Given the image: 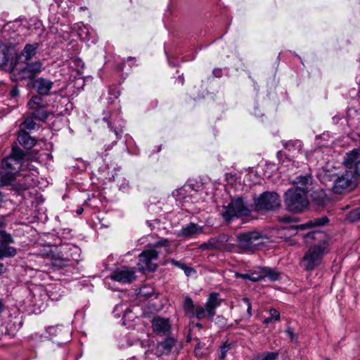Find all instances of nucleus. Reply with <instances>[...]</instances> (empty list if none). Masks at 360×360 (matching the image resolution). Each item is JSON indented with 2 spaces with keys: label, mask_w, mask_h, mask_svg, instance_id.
Returning a JSON list of instances; mask_svg holds the SVG:
<instances>
[{
  "label": "nucleus",
  "mask_w": 360,
  "mask_h": 360,
  "mask_svg": "<svg viewBox=\"0 0 360 360\" xmlns=\"http://www.w3.org/2000/svg\"><path fill=\"white\" fill-rule=\"evenodd\" d=\"M280 205V198L276 192L266 191L255 198V206L257 211L274 210Z\"/></svg>",
  "instance_id": "9d476101"
},
{
  "label": "nucleus",
  "mask_w": 360,
  "mask_h": 360,
  "mask_svg": "<svg viewBox=\"0 0 360 360\" xmlns=\"http://www.w3.org/2000/svg\"><path fill=\"white\" fill-rule=\"evenodd\" d=\"M23 153L20 150H13L12 154L4 159L0 166V187L11 184L14 179L19 181V188L25 190L34 186L35 174L25 170L22 160Z\"/></svg>",
  "instance_id": "f257e3e1"
},
{
  "label": "nucleus",
  "mask_w": 360,
  "mask_h": 360,
  "mask_svg": "<svg viewBox=\"0 0 360 360\" xmlns=\"http://www.w3.org/2000/svg\"><path fill=\"white\" fill-rule=\"evenodd\" d=\"M285 333L288 338L293 342H297L298 340L297 335L294 332L293 329L290 327H288L285 330Z\"/></svg>",
  "instance_id": "ea45409f"
},
{
  "label": "nucleus",
  "mask_w": 360,
  "mask_h": 360,
  "mask_svg": "<svg viewBox=\"0 0 360 360\" xmlns=\"http://www.w3.org/2000/svg\"><path fill=\"white\" fill-rule=\"evenodd\" d=\"M340 174L337 172V169L335 167L328 169H324L323 174V180L326 181H333L335 184V179L338 177Z\"/></svg>",
  "instance_id": "7c9ffc66"
},
{
  "label": "nucleus",
  "mask_w": 360,
  "mask_h": 360,
  "mask_svg": "<svg viewBox=\"0 0 360 360\" xmlns=\"http://www.w3.org/2000/svg\"><path fill=\"white\" fill-rule=\"evenodd\" d=\"M268 239L266 235L258 231H248L237 236L238 246L241 250L253 252L264 243Z\"/></svg>",
  "instance_id": "6e6552de"
},
{
  "label": "nucleus",
  "mask_w": 360,
  "mask_h": 360,
  "mask_svg": "<svg viewBox=\"0 0 360 360\" xmlns=\"http://www.w3.org/2000/svg\"><path fill=\"white\" fill-rule=\"evenodd\" d=\"M128 311H129V310L126 304H119L115 305L113 314L115 317H120L121 315L126 316Z\"/></svg>",
  "instance_id": "c9c22d12"
},
{
  "label": "nucleus",
  "mask_w": 360,
  "mask_h": 360,
  "mask_svg": "<svg viewBox=\"0 0 360 360\" xmlns=\"http://www.w3.org/2000/svg\"><path fill=\"white\" fill-rule=\"evenodd\" d=\"M283 145L285 149L293 155L301 153L302 150V143L299 140L283 141Z\"/></svg>",
  "instance_id": "b1692460"
},
{
  "label": "nucleus",
  "mask_w": 360,
  "mask_h": 360,
  "mask_svg": "<svg viewBox=\"0 0 360 360\" xmlns=\"http://www.w3.org/2000/svg\"><path fill=\"white\" fill-rule=\"evenodd\" d=\"M5 268L3 264L0 263V275L4 272Z\"/></svg>",
  "instance_id": "052dcab7"
},
{
  "label": "nucleus",
  "mask_w": 360,
  "mask_h": 360,
  "mask_svg": "<svg viewBox=\"0 0 360 360\" xmlns=\"http://www.w3.org/2000/svg\"><path fill=\"white\" fill-rule=\"evenodd\" d=\"M212 73L217 77H220L222 75L221 70L219 68L214 69Z\"/></svg>",
  "instance_id": "603ef678"
},
{
  "label": "nucleus",
  "mask_w": 360,
  "mask_h": 360,
  "mask_svg": "<svg viewBox=\"0 0 360 360\" xmlns=\"http://www.w3.org/2000/svg\"><path fill=\"white\" fill-rule=\"evenodd\" d=\"M129 360H136V359L135 357H132V358L129 359Z\"/></svg>",
  "instance_id": "774afa93"
},
{
  "label": "nucleus",
  "mask_w": 360,
  "mask_h": 360,
  "mask_svg": "<svg viewBox=\"0 0 360 360\" xmlns=\"http://www.w3.org/2000/svg\"><path fill=\"white\" fill-rule=\"evenodd\" d=\"M4 305L2 300L0 298V314L4 311Z\"/></svg>",
  "instance_id": "13d9d810"
},
{
  "label": "nucleus",
  "mask_w": 360,
  "mask_h": 360,
  "mask_svg": "<svg viewBox=\"0 0 360 360\" xmlns=\"http://www.w3.org/2000/svg\"><path fill=\"white\" fill-rule=\"evenodd\" d=\"M178 80L181 84H184V78L183 77L179 78Z\"/></svg>",
  "instance_id": "0e129e2a"
},
{
  "label": "nucleus",
  "mask_w": 360,
  "mask_h": 360,
  "mask_svg": "<svg viewBox=\"0 0 360 360\" xmlns=\"http://www.w3.org/2000/svg\"><path fill=\"white\" fill-rule=\"evenodd\" d=\"M83 211H84L83 208L80 207V208H79V209H77V210H76V213H77L78 215H79V214H82Z\"/></svg>",
  "instance_id": "680f3d73"
},
{
  "label": "nucleus",
  "mask_w": 360,
  "mask_h": 360,
  "mask_svg": "<svg viewBox=\"0 0 360 360\" xmlns=\"http://www.w3.org/2000/svg\"><path fill=\"white\" fill-rule=\"evenodd\" d=\"M111 280L122 283H129L135 280V271L134 268L122 266L115 270L110 275Z\"/></svg>",
  "instance_id": "4468645a"
},
{
  "label": "nucleus",
  "mask_w": 360,
  "mask_h": 360,
  "mask_svg": "<svg viewBox=\"0 0 360 360\" xmlns=\"http://www.w3.org/2000/svg\"><path fill=\"white\" fill-rule=\"evenodd\" d=\"M237 276L256 282L264 279L263 267H258L255 271L247 274H237Z\"/></svg>",
  "instance_id": "5701e85b"
},
{
  "label": "nucleus",
  "mask_w": 360,
  "mask_h": 360,
  "mask_svg": "<svg viewBox=\"0 0 360 360\" xmlns=\"http://www.w3.org/2000/svg\"><path fill=\"white\" fill-rule=\"evenodd\" d=\"M169 246V240L168 239H160L153 245L154 248L164 247L167 248Z\"/></svg>",
  "instance_id": "37998d69"
},
{
  "label": "nucleus",
  "mask_w": 360,
  "mask_h": 360,
  "mask_svg": "<svg viewBox=\"0 0 360 360\" xmlns=\"http://www.w3.org/2000/svg\"><path fill=\"white\" fill-rule=\"evenodd\" d=\"M274 321V320H273V319L270 316V317L266 318V319L264 320L263 323H264V324H269V323H271V321Z\"/></svg>",
  "instance_id": "4d7b16f0"
},
{
  "label": "nucleus",
  "mask_w": 360,
  "mask_h": 360,
  "mask_svg": "<svg viewBox=\"0 0 360 360\" xmlns=\"http://www.w3.org/2000/svg\"><path fill=\"white\" fill-rule=\"evenodd\" d=\"M152 327L154 333L158 335H168L171 332V323L167 318L154 317L152 320Z\"/></svg>",
  "instance_id": "dca6fc26"
},
{
  "label": "nucleus",
  "mask_w": 360,
  "mask_h": 360,
  "mask_svg": "<svg viewBox=\"0 0 360 360\" xmlns=\"http://www.w3.org/2000/svg\"><path fill=\"white\" fill-rule=\"evenodd\" d=\"M39 44L37 42L27 44L21 51L20 56L24 58L25 62H27L36 56Z\"/></svg>",
  "instance_id": "412c9836"
},
{
  "label": "nucleus",
  "mask_w": 360,
  "mask_h": 360,
  "mask_svg": "<svg viewBox=\"0 0 360 360\" xmlns=\"http://www.w3.org/2000/svg\"><path fill=\"white\" fill-rule=\"evenodd\" d=\"M93 32L90 30V29L84 25H82L79 27L78 30V36L82 41H89L92 37Z\"/></svg>",
  "instance_id": "c85d7f7f"
},
{
  "label": "nucleus",
  "mask_w": 360,
  "mask_h": 360,
  "mask_svg": "<svg viewBox=\"0 0 360 360\" xmlns=\"http://www.w3.org/2000/svg\"><path fill=\"white\" fill-rule=\"evenodd\" d=\"M174 344L175 340L172 338H168L159 344L158 348L162 354H167L172 351Z\"/></svg>",
  "instance_id": "cd10ccee"
},
{
  "label": "nucleus",
  "mask_w": 360,
  "mask_h": 360,
  "mask_svg": "<svg viewBox=\"0 0 360 360\" xmlns=\"http://www.w3.org/2000/svg\"><path fill=\"white\" fill-rule=\"evenodd\" d=\"M4 224L3 220L0 219V227L2 226Z\"/></svg>",
  "instance_id": "69168bd1"
},
{
  "label": "nucleus",
  "mask_w": 360,
  "mask_h": 360,
  "mask_svg": "<svg viewBox=\"0 0 360 360\" xmlns=\"http://www.w3.org/2000/svg\"><path fill=\"white\" fill-rule=\"evenodd\" d=\"M202 189V184L200 182L188 183L173 191L172 195L179 205L186 207L188 204L198 201Z\"/></svg>",
  "instance_id": "0eeeda50"
},
{
  "label": "nucleus",
  "mask_w": 360,
  "mask_h": 360,
  "mask_svg": "<svg viewBox=\"0 0 360 360\" xmlns=\"http://www.w3.org/2000/svg\"><path fill=\"white\" fill-rule=\"evenodd\" d=\"M203 233V227L195 223H189L184 226L178 232L177 236L184 238H191Z\"/></svg>",
  "instance_id": "a211bd4d"
},
{
  "label": "nucleus",
  "mask_w": 360,
  "mask_h": 360,
  "mask_svg": "<svg viewBox=\"0 0 360 360\" xmlns=\"http://www.w3.org/2000/svg\"><path fill=\"white\" fill-rule=\"evenodd\" d=\"M199 248L203 251L214 250L212 240L210 238L207 242L200 244Z\"/></svg>",
  "instance_id": "79ce46f5"
},
{
  "label": "nucleus",
  "mask_w": 360,
  "mask_h": 360,
  "mask_svg": "<svg viewBox=\"0 0 360 360\" xmlns=\"http://www.w3.org/2000/svg\"><path fill=\"white\" fill-rule=\"evenodd\" d=\"M68 65L70 68L74 70L77 75H80L84 69V64L79 58H72L69 60Z\"/></svg>",
  "instance_id": "c756f323"
},
{
  "label": "nucleus",
  "mask_w": 360,
  "mask_h": 360,
  "mask_svg": "<svg viewBox=\"0 0 360 360\" xmlns=\"http://www.w3.org/2000/svg\"><path fill=\"white\" fill-rule=\"evenodd\" d=\"M212 240L214 250H224L226 248V243L229 240V236L226 234H221L216 237L210 238Z\"/></svg>",
  "instance_id": "bb28decb"
},
{
  "label": "nucleus",
  "mask_w": 360,
  "mask_h": 360,
  "mask_svg": "<svg viewBox=\"0 0 360 360\" xmlns=\"http://www.w3.org/2000/svg\"><path fill=\"white\" fill-rule=\"evenodd\" d=\"M169 262L172 264H173L174 266H177V267H179V268L181 269H183V268L185 267V265H186L185 264L181 263V262H179V261H176L174 259L170 260Z\"/></svg>",
  "instance_id": "09e8293b"
},
{
  "label": "nucleus",
  "mask_w": 360,
  "mask_h": 360,
  "mask_svg": "<svg viewBox=\"0 0 360 360\" xmlns=\"http://www.w3.org/2000/svg\"><path fill=\"white\" fill-rule=\"evenodd\" d=\"M112 179L113 181H117V186L120 189L124 192L127 191L129 188V183L127 179L124 177H119L117 174H112Z\"/></svg>",
  "instance_id": "72a5a7b5"
},
{
  "label": "nucleus",
  "mask_w": 360,
  "mask_h": 360,
  "mask_svg": "<svg viewBox=\"0 0 360 360\" xmlns=\"http://www.w3.org/2000/svg\"><path fill=\"white\" fill-rule=\"evenodd\" d=\"M252 205L248 204L241 196L233 198L227 205H223L221 214L226 221L246 217L250 214Z\"/></svg>",
  "instance_id": "39448f33"
},
{
  "label": "nucleus",
  "mask_w": 360,
  "mask_h": 360,
  "mask_svg": "<svg viewBox=\"0 0 360 360\" xmlns=\"http://www.w3.org/2000/svg\"><path fill=\"white\" fill-rule=\"evenodd\" d=\"M18 141L20 145L26 148H31L35 145V139L30 136V135L24 131L18 133Z\"/></svg>",
  "instance_id": "4be33fe9"
},
{
  "label": "nucleus",
  "mask_w": 360,
  "mask_h": 360,
  "mask_svg": "<svg viewBox=\"0 0 360 360\" xmlns=\"http://www.w3.org/2000/svg\"><path fill=\"white\" fill-rule=\"evenodd\" d=\"M305 243L309 246L301 262V266L307 271H311L319 266L323 257L329 252L328 236L321 231H312L304 236Z\"/></svg>",
  "instance_id": "f03ea898"
},
{
  "label": "nucleus",
  "mask_w": 360,
  "mask_h": 360,
  "mask_svg": "<svg viewBox=\"0 0 360 360\" xmlns=\"http://www.w3.org/2000/svg\"><path fill=\"white\" fill-rule=\"evenodd\" d=\"M254 115L255 117H262V115L260 110H259L257 107L255 108Z\"/></svg>",
  "instance_id": "5fc2aeb1"
},
{
  "label": "nucleus",
  "mask_w": 360,
  "mask_h": 360,
  "mask_svg": "<svg viewBox=\"0 0 360 360\" xmlns=\"http://www.w3.org/2000/svg\"><path fill=\"white\" fill-rule=\"evenodd\" d=\"M9 57L4 48L0 47V68L7 65Z\"/></svg>",
  "instance_id": "58836bf2"
},
{
  "label": "nucleus",
  "mask_w": 360,
  "mask_h": 360,
  "mask_svg": "<svg viewBox=\"0 0 360 360\" xmlns=\"http://www.w3.org/2000/svg\"><path fill=\"white\" fill-rule=\"evenodd\" d=\"M11 96L12 97H15L17 96L18 94H19V89L17 86H14L12 88V89L11 90Z\"/></svg>",
  "instance_id": "8fccbe9b"
},
{
  "label": "nucleus",
  "mask_w": 360,
  "mask_h": 360,
  "mask_svg": "<svg viewBox=\"0 0 360 360\" xmlns=\"http://www.w3.org/2000/svg\"><path fill=\"white\" fill-rule=\"evenodd\" d=\"M46 333L50 336V339L58 337V344H63L70 340V330L68 326L62 325L56 326H49L46 329Z\"/></svg>",
  "instance_id": "2eb2a0df"
},
{
  "label": "nucleus",
  "mask_w": 360,
  "mask_h": 360,
  "mask_svg": "<svg viewBox=\"0 0 360 360\" xmlns=\"http://www.w3.org/2000/svg\"><path fill=\"white\" fill-rule=\"evenodd\" d=\"M103 120L104 122L108 123V127L110 129V130H112L115 132L116 137L119 138L120 133H119L118 130H117L115 129H113L114 127L112 126V124H114L115 122V119L114 118V117L111 115L109 117H104L103 118Z\"/></svg>",
  "instance_id": "4c0bfd02"
},
{
  "label": "nucleus",
  "mask_w": 360,
  "mask_h": 360,
  "mask_svg": "<svg viewBox=\"0 0 360 360\" xmlns=\"http://www.w3.org/2000/svg\"><path fill=\"white\" fill-rule=\"evenodd\" d=\"M194 326L198 328L199 330L202 328V325L200 323H196L194 324Z\"/></svg>",
  "instance_id": "bf43d9fd"
},
{
  "label": "nucleus",
  "mask_w": 360,
  "mask_h": 360,
  "mask_svg": "<svg viewBox=\"0 0 360 360\" xmlns=\"http://www.w3.org/2000/svg\"><path fill=\"white\" fill-rule=\"evenodd\" d=\"M230 349V346L226 342L224 343L220 347V354H219V359L224 360L226 356L227 352Z\"/></svg>",
  "instance_id": "a19ab883"
},
{
  "label": "nucleus",
  "mask_w": 360,
  "mask_h": 360,
  "mask_svg": "<svg viewBox=\"0 0 360 360\" xmlns=\"http://www.w3.org/2000/svg\"><path fill=\"white\" fill-rule=\"evenodd\" d=\"M139 342V339L136 338L132 334H128L120 338L118 346L120 349H125Z\"/></svg>",
  "instance_id": "a878e982"
},
{
  "label": "nucleus",
  "mask_w": 360,
  "mask_h": 360,
  "mask_svg": "<svg viewBox=\"0 0 360 360\" xmlns=\"http://www.w3.org/2000/svg\"><path fill=\"white\" fill-rule=\"evenodd\" d=\"M53 84V83L51 80L39 77L34 82L33 86L39 94L47 96L49 94V91L52 89Z\"/></svg>",
  "instance_id": "6ab92c4d"
},
{
  "label": "nucleus",
  "mask_w": 360,
  "mask_h": 360,
  "mask_svg": "<svg viewBox=\"0 0 360 360\" xmlns=\"http://www.w3.org/2000/svg\"><path fill=\"white\" fill-rule=\"evenodd\" d=\"M14 243V239L10 233L0 229V259L13 257L17 255V249L9 245Z\"/></svg>",
  "instance_id": "f8f14e48"
},
{
  "label": "nucleus",
  "mask_w": 360,
  "mask_h": 360,
  "mask_svg": "<svg viewBox=\"0 0 360 360\" xmlns=\"http://www.w3.org/2000/svg\"><path fill=\"white\" fill-rule=\"evenodd\" d=\"M243 301L247 304V307H248L247 313H248V316H252V304H251L250 299H248V297H243Z\"/></svg>",
  "instance_id": "49530a36"
},
{
  "label": "nucleus",
  "mask_w": 360,
  "mask_h": 360,
  "mask_svg": "<svg viewBox=\"0 0 360 360\" xmlns=\"http://www.w3.org/2000/svg\"><path fill=\"white\" fill-rule=\"evenodd\" d=\"M350 218L352 220H360V207L350 213Z\"/></svg>",
  "instance_id": "a18cd8bd"
},
{
  "label": "nucleus",
  "mask_w": 360,
  "mask_h": 360,
  "mask_svg": "<svg viewBox=\"0 0 360 360\" xmlns=\"http://www.w3.org/2000/svg\"><path fill=\"white\" fill-rule=\"evenodd\" d=\"M312 181L310 174L300 175L293 181L294 188L285 193V204L292 212H301L308 207L309 200L307 193Z\"/></svg>",
  "instance_id": "7ed1b4c3"
},
{
  "label": "nucleus",
  "mask_w": 360,
  "mask_h": 360,
  "mask_svg": "<svg viewBox=\"0 0 360 360\" xmlns=\"http://www.w3.org/2000/svg\"><path fill=\"white\" fill-rule=\"evenodd\" d=\"M27 106L32 112L35 110L46 108V103L43 101L42 98L39 96H33L28 101Z\"/></svg>",
  "instance_id": "393cba45"
},
{
  "label": "nucleus",
  "mask_w": 360,
  "mask_h": 360,
  "mask_svg": "<svg viewBox=\"0 0 360 360\" xmlns=\"http://www.w3.org/2000/svg\"><path fill=\"white\" fill-rule=\"evenodd\" d=\"M182 270H184L187 276H190L193 273H195V270L193 268L188 267L186 265H185Z\"/></svg>",
  "instance_id": "de8ad7c7"
},
{
  "label": "nucleus",
  "mask_w": 360,
  "mask_h": 360,
  "mask_svg": "<svg viewBox=\"0 0 360 360\" xmlns=\"http://www.w3.org/2000/svg\"><path fill=\"white\" fill-rule=\"evenodd\" d=\"M159 252L155 249L143 250L139 255L138 269L141 272L155 271L157 269L155 261L158 257Z\"/></svg>",
  "instance_id": "9b49d317"
},
{
  "label": "nucleus",
  "mask_w": 360,
  "mask_h": 360,
  "mask_svg": "<svg viewBox=\"0 0 360 360\" xmlns=\"http://www.w3.org/2000/svg\"><path fill=\"white\" fill-rule=\"evenodd\" d=\"M270 316L274 321H278L280 319V313L276 309H271L269 311Z\"/></svg>",
  "instance_id": "c03bdc74"
},
{
  "label": "nucleus",
  "mask_w": 360,
  "mask_h": 360,
  "mask_svg": "<svg viewBox=\"0 0 360 360\" xmlns=\"http://www.w3.org/2000/svg\"><path fill=\"white\" fill-rule=\"evenodd\" d=\"M195 349H198V350H199V349H202L201 343H200V342H199V343L195 346Z\"/></svg>",
  "instance_id": "e2e57ef3"
},
{
  "label": "nucleus",
  "mask_w": 360,
  "mask_h": 360,
  "mask_svg": "<svg viewBox=\"0 0 360 360\" xmlns=\"http://www.w3.org/2000/svg\"><path fill=\"white\" fill-rule=\"evenodd\" d=\"M27 168L29 171H27V172L29 173H32V172H34V174H37V172L35 169V167L33 166V165H27Z\"/></svg>",
  "instance_id": "864d4df0"
},
{
  "label": "nucleus",
  "mask_w": 360,
  "mask_h": 360,
  "mask_svg": "<svg viewBox=\"0 0 360 360\" xmlns=\"http://www.w3.org/2000/svg\"><path fill=\"white\" fill-rule=\"evenodd\" d=\"M30 115L33 118L39 121H45L49 113L46 110V108H41L30 112Z\"/></svg>",
  "instance_id": "2f4dec72"
},
{
  "label": "nucleus",
  "mask_w": 360,
  "mask_h": 360,
  "mask_svg": "<svg viewBox=\"0 0 360 360\" xmlns=\"http://www.w3.org/2000/svg\"><path fill=\"white\" fill-rule=\"evenodd\" d=\"M352 170H348L335 179L332 190L335 193L342 194L352 191L356 186V179Z\"/></svg>",
  "instance_id": "1a4fd4ad"
},
{
  "label": "nucleus",
  "mask_w": 360,
  "mask_h": 360,
  "mask_svg": "<svg viewBox=\"0 0 360 360\" xmlns=\"http://www.w3.org/2000/svg\"><path fill=\"white\" fill-rule=\"evenodd\" d=\"M344 164L349 169H354L352 172L356 176V175L360 176V150L354 149L347 153L344 159Z\"/></svg>",
  "instance_id": "f3484780"
},
{
  "label": "nucleus",
  "mask_w": 360,
  "mask_h": 360,
  "mask_svg": "<svg viewBox=\"0 0 360 360\" xmlns=\"http://www.w3.org/2000/svg\"><path fill=\"white\" fill-rule=\"evenodd\" d=\"M3 200V196L1 195V193H0V202H1Z\"/></svg>",
  "instance_id": "338daca9"
},
{
  "label": "nucleus",
  "mask_w": 360,
  "mask_h": 360,
  "mask_svg": "<svg viewBox=\"0 0 360 360\" xmlns=\"http://www.w3.org/2000/svg\"><path fill=\"white\" fill-rule=\"evenodd\" d=\"M194 353H195V356L198 357H202L204 355L203 353L201 352V349L198 350V349H195Z\"/></svg>",
  "instance_id": "6e6d98bb"
},
{
  "label": "nucleus",
  "mask_w": 360,
  "mask_h": 360,
  "mask_svg": "<svg viewBox=\"0 0 360 360\" xmlns=\"http://www.w3.org/2000/svg\"><path fill=\"white\" fill-rule=\"evenodd\" d=\"M264 278H268L270 281H278L280 278V274L277 271L269 267H263Z\"/></svg>",
  "instance_id": "473e14b6"
},
{
  "label": "nucleus",
  "mask_w": 360,
  "mask_h": 360,
  "mask_svg": "<svg viewBox=\"0 0 360 360\" xmlns=\"http://www.w3.org/2000/svg\"><path fill=\"white\" fill-rule=\"evenodd\" d=\"M279 354L276 352H266L259 354L255 357V360H277Z\"/></svg>",
  "instance_id": "f704fd0d"
},
{
  "label": "nucleus",
  "mask_w": 360,
  "mask_h": 360,
  "mask_svg": "<svg viewBox=\"0 0 360 360\" xmlns=\"http://www.w3.org/2000/svg\"><path fill=\"white\" fill-rule=\"evenodd\" d=\"M80 254L79 247L73 244H65L60 247L58 252L53 253L51 265L54 269H62L70 265L71 261H77Z\"/></svg>",
  "instance_id": "423d86ee"
},
{
  "label": "nucleus",
  "mask_w": 360,
  "mask_h": 360,
  "mask_svg": "<svg viewBox=\"0 0 360 360\" xmlns=\"http://www.w3.org/2000/svg\"><path fill=\"white\" fill-rule=\"evenodd\" d=\"M279 221H282V222L289 223V222L292 221V219L290 216H285V217H280Z\"/></svg>",
  "instance_id": "3c124183"
},
{
  "label": "nucleus",
  "mask_w": 360,
  "mask_h": 360,
  "mask_svg": "<svg viewBox=\"0 0 360 360\" xmlns=\"http://www.w3.org/2000/svg\"><path fill=\"white\" fill-rule=\"evenodd\" d=\"M222 302L220 295L217 292L210 294L205 306L198 305L195 311L193 301L189 296H186L183 302V309L186 316L190 318L195 316L198 320L207 318L212 320L216 314V309Z\"/></svg>",
  "instance_id": "20e7f679"
},
{
  "label": "nucleus",
  "mask_w": 360,
  "mask_h": 360,
  "mask_svg": "<svg viewBox=\"0 0 360 360\" xmlns=\"http://www.w3.org/2000/svg\"><path fill=\"white\" fill-rule=\"evenodd\" d=\"M36 127V123L31 118L26 119L20 125L21 131H31Z\"/></svg>",
  "instance_id": "e433bc0d"
},
{
  "label": "nucleus",
  "mask_w": 360,
  "mask_h": 360,
  "mask_svg": "<svg viewBox=\"0 0 360 360\" xmlns=\"http://www.w3.org/2000/svg\"><path fill=\"white\" fill-rule=\"evenodd\" d=\"M328 222V219L327 217H322L320 218L314 219V220H311L307 223L297 225V226H290V229L292 230H305L307 229H311L313 227H320L326 225Z\"/></svg>",
  "instance_id": "aec40b11"
},
{
  "label": "nucleus",
  "mask_w": 360,
  "mask_h": 360,
  "mask_svg": "<svg viewBox=\"0 0 360 360\" xmlns=\"http://www.w3.org/2000/svg\"><path fill=\"white\" fill-rule=\"evenodd\" d=\"M42 69L43 63L40 60L27 63L26 65L19 70L18 76L20 79L32 81L41 72Z\"/></svg>",
  "instance_id": "ddd939ff"
}]
</instances>
